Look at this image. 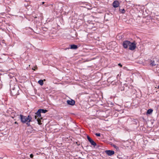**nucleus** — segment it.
Instances as JSON below:
<instances>
[{
  "instance_id": "obj_1",
  "label": "nucleus",
  "mask_w": 159,
  "mask_h": 159,
  "mask_svg": "<svg viewBox=\"0 0 159 159\" xmlns=\"http://www.w3.org/2000/svg\"><path fill=\"white\" fill-rule=\"evenodd\" d=\"M19 118L21 122L23 123H26L28 126H30V122L31 121L32 119L30 115H28V117L22 115H20Z\"/></svg>"
},
{
  "instance_id": "obj_2",
  "label": "nucleus",
  "mask_w": 159,
  "mask_h": 159,
  "mask_svg": "<svg viewBox=\"0 0 159 159\" xmlns=\"http://www.w3.org/2000/svg\"><path fill=\"white\" fill-rule=\"evenodd\" d=\"M10 89L11 95L15 96L19 94V88L17 85H14L12 86L10 85Z\"/></svg>"
},
{
  "instance_id": "obj_3",
  "label": "nucleus",
  "mask_w": 159,
  "mask_h": 159,
  "mask_svg": "<svg viewBox=\"0 0 159 159\" xmlns=\"http://www.w3.org/2000/svg\"><path fill=\"white\" fill-rule=\"evenodd\" d=\"M41 112L39 109L35 114L36 115V116H37L38 117L37 119V121L39 125L41 124L40 119H42V117L41 116Z\"/></svg>"
},
{
  "instance_id": "obj_4",
  "label": "nucleus",
  "mask_w": 159,
  "mask_h": 159,
  "mask_svg": "<svg viewBox=\"0 0 159 159\" xmlns=\"http://www.w3.org/2000/svg\"><path fill=\"white\" fill-rule=\"evenodd\" d=\"M136 45L135 42H131L129 46V49L133 51L136 48Z\"/></svg>"
},
{
  "instance_id": "obj_5",
  "label": "nucleus",
  "mask_w": 159,
  "mask_h": 159,
  "mask_svg": "<svg viewBox=\"0 0 159 159\" xmlns=\"http://www.w3.org/2000/svg\"><path fill=\"white\" fill-rule=\"evenodd\" d=\"M131 42L128 40H125L123 42L122 45L123 47L125 48H127L128 47H129V45L130 43Z\"/></svg>"
},
{
  "instance_id": "obj_6",
  "label": "nucleus",
  "mask_w": 159,
  "mask_h": 159,
  "mask_svg": "<svg viewBox=\"0 0 159 159\" xmlns=\"http://www.w3.org/2000/svg\"><path fill=\"white\" fill-rule=\"evenodd\" d=\"M105 152L109 156H111L115 153L114 151L113 150H107Z\"/></svg>"
},
{
  "instance_id": "obj_7",
  "label": "nucleus",
  "mask_w": 159,
  "mask_h": 159,
  "mask_svg": "<svg viewBox=\"0 0 159 159\" xmlns=\"http://www.w3.org/2000/svg\"><path fill=\"white\" fill-rule=\"evenodd\" d=\"M67 102L68 105L71 106L74 105L75 103V101L72 99L67 100Z\"/></svg>"
},
{
  "instance_id": "obj_8",
  "label": "nucleus",
  "mask_w": 159,
  "mask_h": 159,
  "mask_svg": "<svg viewBox=\"0 0 159 159\" xmlns=\"http://www.w3.org/2000/svg\"><path fill=\"white\" fill-rule=\"evenodd\" d=\"M157 63V61H155L154 60H151L150 61V65L152 66H154L158 65V64Z\"/></svg>"
},
{
  "instance_id": "obj_9",
  "label": "nucleus",
  "mask_w": 159,
  "mask_h": 159,
  "mask_svg": "<svg viewBox=\"0 0 159 159\" xmlns=\"http://www.w3.org/2000/svg\"><path fill=\"white\" fill-rule=\"evenodd\" d=\"M119 4L120 3L119 1L116 0L114 1L112 3V5L114 7L116 8L119 6Z\"/></svg>"
},
{
  "instance_id": "obj_10",
  "label": "nucleus",
  "mask_w": 159,
  "mask_h": 159,
  "mask_svg": "<svg viewBox=\"0 0 159 159\" xmlns=\"http://www.w3.org/2000/svg\"><path fill=\"white\" fill-rule=\"evenodd\" d=\"M70 48L71 49H76L78 48L77 45L75 44L71 45Z\"/></svg>"
},
{
  "instance_id": "obj_11",
  "label": "nucleus",
  "mask_w": 159,
  "mask_h": 159,
  "mask_svg": "<svg viewBox=\"0 0 159 159\" xmlns=\"http://www.w3.org/2000/svg\"><path fill=\"white\" fill-rule=\"evenodd\" d=\"M39 110L40 111L41 113H45L48 111L46 109H39Z\"/></svg>"
},
{
  "instance_id": "obj_12",
  "label": "nucleus",
  "mask_w": 159,
  "mask_h": 159,
  "mask_svg": "<svg viewBox=\"0 0 159 159\" xmlns=\"http://www.w3.org/2000/svg\"><path fill=\"white\" fill-rule=\"evenodd\" d=\"M89 142L92 145H93L94 146H95L97 145L96 143L93 140H92L91 141Z\"/></svg>"
},
{
  "instance_id": "obj_13",
  "label": "nucleus",
  "mask_w": 159,
  "mask_h": 159,
  "mask_svg": "<svg viewBox=\"0 0 159 159\" xmlns=\"http://www.w3.org/2000/svg\"><path fill=\"white\" fill-rule=\"evenodd\" d=\"M152 111H153V110H152V109H149L148 110H147V113H146V114L147 115L150 114L152 113Z\"/></svg>"
},
{
  "instance_id": "obj_14",
  "label": "nucleus",
  "mask_w": 159,
  "mask_h": 159,
  "mask_svg": "<svg viewBox=\"0 0 159 159\" xmlns=\"http://www.w3.org/2000/svg\"><path fill=\"white\" fill-rule=\"evenodd\" d=\"M38 83L41 86L43 85V80H39L38 81Z\"/></svg>"
},
{
  "instance_id": "obj_15",
  "label": "nucleus",
  "mask_w": 159,
  "mask_h": 159,
  "mask_svg": "<svg viewBox=\"0 0 159 159\" xmlns=\"http://www.w3.org/2000/svg\"><path fill=\"white\" fill-rule=\"evenodd\" d=\"M120 11V12L121 13L124 14L125 13V10L124 9H119Z\"/></svg>"
},
{
  "instance_id": "obj_16",
  "label": "nucleus",
  "mask_w": 159,
  "mask_h": 159,
  "mask_svg": "<svg viewBox=\"0 0 159 159\" xmlns=\"http://www.w3.org/2000/svg\"><path fill=\"white\" fill-rule=\"evenodd\" d=\"M87 139L88 140V141L89 142L92 140H93L88 135L87 136Z\"/></svg>"
},
{
  "instance_id": "obj_17",
  "label": "nucleus",
  "mask_w": 159,
  "mask_h": 159,
  "mask_svg": "<svg viewBox=\"0 0 159 159\" xmlns=\"http://www.w3.org/2000/svg\"><path fill=\"white\" fill-rule=\"evenodd\" d=\"M95 134L97 136L99 137L100 136V134L99 133H96Z\"/></svg>"
},
{
  "instance_id": "obj_18",
  "label": "nucleus",
  "mask_w": 159,
  "mask_h": 159,
  "mask_svg": "<svg viewBox=\"0 0 159 159\" xmlns=\"http://www.w3.org/2000/svg\"><path fill=\"white\" fill-rule=\"evenodd\" d=\"M113 147H114L116 149H119V148H118L117 146H116L115 145H113Z\"/></svg>"
},
{
  "instance_id": "obj_19",
  "label": "nucleus",
  "mask_w": 159,
  "mask_h": 159,
  "mask_svg": "<svg viewBox=\"0 0 159 159\" xmlns=\"http://www.w3.org/2000/svg\"><path fill=\"white\" fill-rule=\"evenodd\" d=\"M33 157H34V155H33V154H31L30 155V157L31 158H33Z\"/></svg>"
},
{
  "instance_id": "obj_20",
  "label": "nucleus",
  "mask_w": 159,
  "mask_h": 159,
  "mask_svg": "<svg viewBox=\"0 0 159 159\" xmlns=\"http://www.w3.org/2000/svg\"><path fill=\"white\" fill-rule=\"evenodd\" d=\"M19 115L16 114V115H14V116H12V118H14V117H16L17 116H18Z\"/></svg>"
},
{
  "instance_id": "obj_21",
  "label": "nucleus",
  "mask_w": 159,
  "mask_h": 159,
  "mask_svg": "<svg viewBox=\"0 0 159 159\" xmlns=\"http://www.w3.org/2000/svg\"><path fill=\"white\" fill-rule=\"evenodd\" d=\"M38 117L37 116H36V115H35L34 116V119H38L37 118V117Z\"/></svg>"
},
{
  "instance_id": "obj_22",
  "label": "nucleus",
  "mask_w": 159,
  "mask_h": 159,
  "mask_svg": "<svg viewBox=\"0 0 159 159\" xmlns=\"http://www.w3.org/2000/svg\"><path fill=\"white\" fill-rule=\"evenodd\" d=\"M110 78H109L107 80V81L108 82H109V80H110Z\"/></svg>"
},
{
  "instance_id": "obj_23",
  "label": "nucleus",
  "mask_w": 159,
  "mask_h": 159,
  "mask_svg": "<svg viewBox=\"0 0 159 159\" xmlns=\"http://www.w3.org/2000/svg\"><path fill=\"white\" fill-rule=\"evenodd\" d=\"M118 65L120 66V67H122V65L120 63H119L118 64Z\"/></svg>"
},
{
  "instance_id": "obj_24",
  "label": "nucleus",
  "mask_w": 159,
  "mask_h": 159,
  "mask_svg": "<svg viewBox=\"0 0 159 159\" xmlns=\"http://www.w3.org/2000/svg\"><path fill=\"white\" fill-rule=\"evenodd\" d=\"M76 143L78 145H80V144H78V142H76Z\"/></svg>"
},
{
  "instance_id": "obj_25",
  "label": "nucleus",
  "mask_w": 159,
  "mask_h": 159,
  "mask_svg": "<svg viewBox=\"0 0 159 159\" xmlns=\"http://www.w3.org/2000/svg\"><path fill=\"white\" fill-rule=\"evenodd\" d=\"M15 124H18V123H17V122H16H16H15Z\"/></svg>"
},
{
  "instance_id": "obj_26",
  "label": "nucleus",
  "mask_w": 159,
  "mask_h": 159,
  "mask_svg": "<svg viewBox=\"0 0 159 159\" xmlns=\"http://www.w3.org/2000/svg\"><path fill=\"white\" fill-rule=\"evenodd\" d=\"M69 48H66L65 49V50H66L67 49H69Z\"/></svg>"
},
{
  "instance_id": "obj_27",
  "label": "nucleus",
  "mask_w": 159,
  "mask_h": 159,
  "mask_svg": "<svg viewBox=\"0 0 159 159\" xmlns=\"http://www.w3.org/2000/svg\"><path fill=\"white\" fill-rule=\"evenodd\" d=\"M33 69V70H35V69H33H33Z\"/></svg>"
},
{
  "instance_id": "obj_28",
  "label": "nucleus",
  "mask_w": 159,
  "mask_h": 159,
  "mask_svg": "<svg viewBox=\"0 0 159 159\" xmlns=\"http://www.w3.org/2000/svg\"><path fill=\"white\" fill-rule=\"evenodd\" d=\"M158 88L159 89V85L158 86Z\"/></svg>"
},
{
  "instance_id": "obj_29",
  "label": "nucleus",
  "mask_w": 159,
  "mask_h": 159,
  "mask_svg": "<svg viewBox=\"0 0 159 159\" xmlns=\"http://www.w3.org/2000/svg\"><path fill=\"white\" fill-rule=\"evenodd\" d=\"M42 3H43H43H44V2H42Z\"/></svg>"
}]
</instances>
